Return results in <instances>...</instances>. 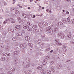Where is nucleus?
Masks as SVG:
<instances>
[{"label": "nucleus", "mask_w": 74, "mask_h": 74, "mask_svg": "<svg viewBox=\"0 0 74 74\" xmlns=\"http://www.w3.org/2000/svg\"><path fill=\"white\" fill-rule=\"evenodd\" d=\"M26 47V44H23L21 43L20 45V47L21 48H23L24 49Z\"/></svg>", "instance_id": "nucleus-1"}, {"label": "nucleus", "mask_w": 74, "mask_h": 74, "mask_svg": "<svg viewBox=\"0 0 74 74\" xmlns=\"http://www.w3.org/2000/svg\"><path fill=\"white\" fill-rule=\"evenodd\" d=\"M42 24L43 25V26H47L48 25V23L46 22H44L42 23Z\"/></svg>", "instance_id": "nucleus-2"}, {"label": "nucleus", "mask_w": 74, "mask_h": 74, "mask_svg": "<svg viewBox=\"0 0 74 74\" xmlns=\"http://www.w3.org/2000/svg\"><path fill=\"white\" fill-rule=\"evenodd\" d=\"M23 27L24 29H28L29 27V26L27 25H24L23 26Z\"/></svg>", "instance_id": "nucleus-3"}, {"label": "nucleus", "mask_w": 74, "mask_h": 74, "mask_svg": "<svg viewBox=\"0 0 74 74\" xmlns=\"http://www.w3.org/2000/svg\"><path fill=\"white\" fill-rule=\"evenodd\" d=\"M19 53V52L18 51H15L13 52V54L14 55H18Z\"/></svg>", "instance_id": "nucleus-4"}, {"label": "nucleus", "mask_w": 74, "mask_h": 74, "mask_svg": "<svg viewBox=\"0 0 74 74\" xmlns=\"http://www.w3.org/2000/svg\"><path fill=\"white\" fill-rule=\"evenodd\" d=\"M8 21H10V20L8 18H7L3 22V23H7L8 22Z\"/></svg>", "instance_id": "nucleus-5"}, {"label": "nucleus", "mask_w": 74, "mask_h": 74, "mask_svg": "<svg viewBox=\"0 0 74 74\" xmlns=\"http://www.w3.org/2000/svg\"><path fill=\"white\" fill-rule=\"evenodd\" d=\"M20 27L19 25H17L16 26V27H15V29L16 30H19V28Z\"/></svg>", "instance_id": "nucleus-6"}, {"label": "nucleus", "mask_w": 74, "mask_h": 74, "mask_svg": "<svg viewBox=\"0 0 74 74\" xmlns=\"http://www.w3.org/2000/svg\"><path fill=\"white\" fill-rule=\"evenodd\" d=\"M60 36V37H61V38L63 39L65 38V37L64 36V35L63 34H61Z\"/></svg>", "instance_id": "nucleus-7"}, {"label": "nucleus", "mask_w": 74, "mask_h": 74, "mask_svg": "<svg viewBox=\"0 0 74 74\" xmlns=\"http://www.w3.org/2000/svg\"><path fill=\"white\" fill-rule=\"evenodd\" d=\"M51 29V27H48L46 28V31H50L51 30H50V29Z\"/></svg>", "instance_id": "nucleus-8"}, {"label": "nucleus", "mask_w": 74, "mask_h": 74, "mask_svg": "<svg viewBox=\"0 0 74 74\" xmlns=\"http://www.w3.org/2000/svg\"><path fill=\"white\" fill-rule=\"evenodd\" d=\"M51 69L52 72H53V73L55 71V67H53V66L51 67Z\"/></svg>", "instance_id": "nucleus-9"}, {"label": "nucleus", "mask_w": 74, "mask_h": 74, "mask_svg": "<svg viewBox=\"0 0 74 74\" xmlns=\"http://www.w3.org/2000/svg\"><path fill=\"white\" fill-rule=\"evenodd\" d=\"M30 38L29 36H26L25 37V39L26 41H29L30 40Z\"/></svg>", "instance_id": "nucleus-10"}, {"label": "nucleus", "mask_w": 74, "mask_h": 74, "mask_svg": "<svg viewBox=\"0 0 74 74\" xmlns=\"http://www.w3.org/2000/svg\"><path fill=\"white\" fill-rule=\"evenodd\" d=\"M18 62V59H15L14 60V64H16Z\"/></svg>", "instance_id": "nucleus-11"}, {"label": "nucleus", "mask_w": 74, "mask_h": 74, "mask_svg": "<svg viewBox=\"0 0 74 74\" xmlns=\"http://www.w3.org/2000/svg\"><path fill=\"white\" fill-rule=\"evenodd\" d=\"M25 60L26 62H28V63L29 62H31L30 59L29 58H27Z\"/></svg>", "instance_id": "nucleus-12"}, {"label": "nucleus", "mask_w": 74, "mask_h": 74, "mask_svg": "<svg viewBox=\"0 0 74 74\" xmlns=\"http://www.w3.org/2000/svg\"><path fill=\"white\" fill-rule=\"evenodd\" d=\"M41 73H43V74H45L46 73V71L45 70L42 69V71H40Z\"/></svg>", "instance_id": "nucleus-13"}, {"label": "nucleus", "mask_w": 74, "mask_h": 74, "mask_svg": "<svg viewBox=\"0 0 74 74\" xmlns=\"http://www.w3.org/2000/svg\"><path fill=\"white\" fill-rule=\"evenodd\" d=\"M22 16L24 18H27V15H26L25 13L23 14Z\"/></svg>", "instance_id": "nucleus-14"}, {"label": "nucleus", "mask_w": 74, "mask_h": 74, "mask_svg": "<svg viewBox=\"0 0 74 74\" xmlns=\"http://www.w3.org/2000/svg\"><path fill=\"white\" fill-rule=\"evenodd\" d=\"M40 32H42V30H43V28H44V27L43 26H40Z\"/></svg>", "instance_id": "nucleus-15"}, {"label": "nucleus", "mask_w": 74, "mask_h": 74, "mask_svg": "<svg viewBox=\"0 0 74 74\" xmlns=\"http://www.w3.org/2000/svg\"><path fill=\"white\" fill-rule=\"evenodd\" d=\"M5 60V57H2L1 59V61H4V60Z\"/></svg>", "instance_id": "nucleus-16"}, {"label": "nucleus", "mask_w": 74, "mask_h": 74, "mask_svg": "<svg viewBox=\"0 0 74 74\" xmlns=\"http://www.w3.org/2000/svg\"><path fill=\"white\" fill-rule=\"evenodd\" d=\"M47 61L46 60H45L44 61H43L42 64L43 65H45V64H47Z\"/></svg>", "instance_id": "nucleus-17"}, {"label": "nucleus", "mask_w": 74, "mask_h": 74, "mask_svg": "<svg viewBox=\"0 0 74 74\" xmlns=\"http://www.w3.org/2000/svg\"><path fill=\"white\" fill-rule=\"evenodd\" d=\"M47 74H51V71L49 70H47Z\"/></svg>", "instance_id": "nucleus-18"}, {"label": "nucleus", "mask_w": 74, "mask_h": 74, "mask_svg": "<svg viewBox=\"0 0 74 74\" xmlns=\"http://www.w3.org/2000/svg\"><path fill=\"white\" fill-rule=\"evenodd\" d=\"M55 42L57 44L58 42H59V40L58 39H55Z\"/></svg>", "instance_id": "nucleus-19"}, {"label": "nucleus", "mask_w": 74, "mask_h": 74, "mask_svg": "<svg viewBox=\"0 0 74 74\" xmlns=\"http://www.w3.org/2000/svg\"><path fill=\"white\" fill-rule=\"evenodd\" d=\"M7 55V53H4L2 54V56H5L6 55Z\"/></svg>", "instance_id": "nucleus-20"}, {"label": "nucleus", "mask_w": 74, "mask_h": 74, "mask_svg": "<svg viewBox=\"0 0 74 74\" xmlns=\"http://www.w3.org/2000/svg\"><path fill=\"white\" fill-rule=\"evenodd\" d=\"M17 39V37H14L12 38V40H13V41H16Z\"/></svg>", "instance_id": "nucleus-21"}, {"label": "nucleus", "mask_w": 74, "mask_h": 74, "mask_svg": "<svg viewBox=\"0 0 74 74\" xmlns=\"http://www.w3.org/2000/svg\"><path fill=\"white\" fill-rule=\"evenodd\" d=\"M71 33H69V34L67 36V37H68V38H70V37H71Z\"/></svg>", "instance_id": "nucleus-22"}, {"label": "nucleus", "mask_w": 74, "mask_h": 74, "mask_svg": "<svg viewBox=\"0 0 74 74\" xmlns=\"http://www.w3.org/2000/svg\"><path fill=\"white\" fill-rule=\"evenodd\" d=\"M2 34L3 35H6L7 34L4 32V31L3 30L1 32Z\"/></svg>", "instance_id": "nucleus-23"}, {"label": "nucleus", "mask_w": 74, "mask_h": 74, "mask_svg": "<svg viewBox=\"0 0 74 74\" xmlns=\"http://www.w3.org/2000/svg\"><path fill=\"white\" fill-rule=\"evenodd\" d=\"M22 64H23V66H24V67H26V63L25 62H23Z\"/></svg>", "instance_id": "nucleus-24"}, {"label": "nucleus", "mask_w": 74, "mask_h": 74, "mask_svg": "<svg viewBox=\"0 0 74 74\" xmlns=\"http://www.w3.org/2000/svg\"><path fill=\"white\" fill-rule=\"evenodd\" d=\"M28 45L30 47H31V48H33V45L31 43L28 44Z\"/></svg>", "instance_id": "nucleus-25"}, {"label": "nucleus", "mask_w": 74, "mask_h": 74, "mask_svg": "<svg viewBox=\"0 0 74 74\" xmlns=\"http://www.w3.org/2000/svg\"><path fill=\"white\" fill-rule=\"evenodd\" d=\"M41 37L46 39V36L45 35H42L41 36Z\"/></svg>", "instance_id": "nucleus-26"}, {"label": "nucleus", "mask_w": 74, "mask_h": 74, "mask_svg": "<svg viewBox=\"0 0 74 74\" xmlns=\"http://www.w3.org/2000/svg\"><path fill=\"white\" fill-rule=\"evenodd\" d=\"M37 69L38 70H41L42 69V66H39Z\"/></svg>", "instance_id": "nucleus-27"}, {"label": "nucleus", "mask_w": 74, "mask_h": 74, "mask_svg": "<svg viewBox=\"0 0 74 74\" xmlns=\"http://www.w3.org/2000/svg\"><path fill=\"white\" fill-rule=\"evenodd\" d=\"M63 22L64 23H66V22H67V20L66 19L64 18Z\"/></svg>", "instance_id": "nucleus-28"}, {"label": "nucleus", "mask_w": 74, "mask_h": 74, "mask_svg": "<svg viewBox=\"0 0 74 74\" xmlns=\"http://www.w3.org/2000/svg\"><path fill=\"white\" fill-rule=\"evenodd\" d=\"M17 36H22V33L19 32L18 33Z\"/></svg>", "instance_id": "nucleus-29"}, {"label": "nucleus", "mask_w": 74, "mask_h": 74, "mask_svg": "<svg viewBox=\"0 0 74 74\" xmlns=\"http://www.w3.org/2000/svg\"><path fill=\"white\" fill-rule=\"evenodd\" d=\"M37 27V26L36 25H34L32 26V27L33 28V29H35Z\"/></svg>", "instance_id": "nucleus-30"}, {"label": "nucleus", "mask_w": 74, "mask_h": 74, "mask_svg": "<svg viewBox=\"0 0 74 74\" xmlns=\"http://www.w3.org/2000/svg\"><path fill=\"white\" fill-rule=\"evenodd\" d=\"M33 30V29L32 28H28L27 29V30L28 31H32Z\"/></svg>", "instance_id": "nucleus-31"}, {"label": "nucleus", "mask_w": 74, "mask_h": 74, "mask_svg": "<svg viewBox=\"0 0 74 74\" xmlns=\"http://www.w3.org/2000/svg\"><path fill=\"white\" fill-rule=\"evenodd\" d=\"M11 71H12V72H14V71L15 70V69L12 68L11 69Z\"/></svg>", "instance_id": "nucleus-32"}, {"label": "nucleus", "mask_w": 74, "mask_h": 74, "mask_svg": "<svg viewBox=\"0 0 74 74\" xmlns=\"http://www.w3.org/2000/svg\"><path fill=\"white\" fill-rule=\"evenodd\" d=\"M62 67V66H60V65L58 64V65L57 66V68H58V69H60Z\"/></svg>", "instance_id": "nucleus-33"}, {"label": "nucleus", "mask_w": 74, "mask_h": 74, "mask_svg": "<svg viewBox=\"0 0 74 74\" xmlns=\"http://www.w3.org/2000/svg\"><path fill=\"white\" fill-rule=\"evenodd\" d=\"M33 15L32 14H29L28 16V18H31L32 17V16Z\"/></svg>", "instance_id": "nucleus-34"}, {"label": "nucleus", "mask_w": 74, "mask_h": 74, "mask_svg": "<svg viewBox=\"0 0 74 74\" xmlns=\"http://www.w3.org/2000/svg\"><path fill=\"white\" fill-rule=\"evenodd\" d=\"M5 47H4V46L3 45H1V48H2V49H4Z\"/></svg>", "instance_id": "nucleus-35"}, {"label": "nucleus", "mask_w": 74, "mask_h": 74, "mask_svg": "<svg viewBox=\"0 0 74 74\" xmlns=\"http://www.w3.org/2000/svg\"><path fill=\"white\" fill-rule=\"evenodd\" d=\"M58 30V28L57 27L55 28L54 29V31L55 32H56V31Z\"/></svg>", "instance_id": "nucleus-36"}, {"label": "nucleus", "mask_w": 74, "mask_h": 74, "mask_svg": "<svg viewBox=\"0 0 74 74\" xmlns=\"http://www.w3.org/2000/svg\"><path fill=\"white\" fill-rule=\"evenodd\" d=\"M67 21L69 22H70V17H68L67 19Z\"/></svg>", "instance_id": "nucleus-37"}, {"label": "nucleus", "mask_w": 74, "mask_h": 74, "mask_svg": "<svg viewBox=\"0 0 74 74\" xmlns=\"http://www.w3.org/2000/svg\"><path fill=\"white\" fill-rule=\"evenodd\" d=\"M30 67V64L26 65V66L25 67Z\"/></svg>", "instance_id": "nucleus-38"}, {"label": "nucleus", "mask_w": 74, "mask_h": 74, "mask_svg": "<svg viewBox=\"0 0 74 74\" xmlns=\"http://www.w3.org/2000/svg\"><path fill=\"white\" fill-rule=\"evenodd\" d=\"M62 49H64V51H66L67 49H66V47H64L62 48Z\"/></svg>", "instance_id": "nucleus-39"}, {"label": "nucleus", "mask_w": 74, "mask_h": 74, "mask_svg": "<svg viewBox=\"0 0 74 74\" xmlns=\"http://www.w3.org/2000/svg\"><path fill=\"white\" fill-rule=\"evenodd\" d=\"M27 24L28 25H29V26H31V25H32V23H30V22H28Z\"/></svg>", "instance_id": "nucleus-40"}, {"label": "nucleus", "mask_w": 74, "mask_h": 74, "mask_svg": "<svg viewBox=\"0 0 74 74\" xmlns=\"http://www.w3.org/2000/svg\"><path fill=\"white\" fill-rule=\"evenodd\" d=\"M42 25V23H41V22H40V23H39V26H40H40H41V25Z\"/></svg>", "instance_id": "nucleus-41"}, {"label": "nucleus", "mask_w": 74, "mask_h": 74, "mask_svg": "<svg viewBox=\"0 0 74 74\" xmlns=\"http://www.w3.org/2000/svg\"><path fill=\"white\" fill-rule=\"evenodd\" d=\"M44 3L45 4H47L48 3V2L47 1H44Z\"/></svg>", "instance_id": "nucleus-42"}, {"label": "nucleus", "mask_w": 74, "mask_h": 74, "mask_svg": "<svg viewBox=\"0 0 74 74\" xmlns=\"http://www.w3.org/2000/svg\"><path fill=\"white\" fill-rule=\"evenodd\" d=\"M10 30L11 32V33H14V32L13 29H11Z\"/></svg>", "instance_id": "nucleus-43"}, {"label": "nucleus", "mask_w": 74, "mask_h": 74, "mask_svg": "<svg viewBox=\"0 0 74 74\" xmlns=\"http://www.w3.org/2000/svg\"><path fill=\"white\" fill-rule=\"evenodd\" d=\"M15 12H17V14H20V12H18V11L17 10H16V11H15Z\"/></svg>", "instance_id": "nucleus-44"}, {"label": "nucleus", "mask_w": 74, "mask_h": 74, "mask_svg": "<svg viewBox=\"0 0 74 74\" xmlns=\"http://www.w3.org/2000/svg\"><path fill=\"white\" fill-rule=\"evenodd\" d=\"M57 51L58 52H60V49H57Z\"/></svg>", "instance_id": "nucleus-45"}, {"label": "nucleus", "mask_w": 74, "mask_h": 74, "mask_svg": "<svg viewBox=\"0 0 74 74\" xmlns=\"http://www.w3.org/2000/svg\"><path fill=\"white\" fill-rule=\"evenodd\" d=\"M36 32H39V30L38 29H36Z\"/></svg>", "instance_id": "nucleus-46"}, {"label": "nucleus", "mask_w": 74, "mask_h": 74, "mask_svg": "<svg viewBox=\"0 0 74 74\" xmlns=\"http://www.w3.org/2000/svg\"><path fill=\"white\" fill-rule=\"evenodd\" d=\"M50 64H53V62L51 61L50 62Z\"/></svg>", "instance_id": "nucleus-47"}, {"label": "nucleus", "mask_w": 74, "mask_h": 74, "mask_svg": "<svg viewBox=\"0 0 74 74\" xmlns=\"http://www.w3.org/2000/svg\"><path fill=\"white\" fill-rule=\"evenodd\" d=\"M56 44H57V45H60V43L59 42H57L56 43Z\"/></svg>", "instance_id": "nucleus-48"}, {"label": "nucleus", "mask_w": 74, "mask_h": 74, "mask_svg": "<svg viewBox=\"0 0 74 74\" xmlns=\"http://www.w3.org/2000/svg\"><path fill=\"white\" fill-rule=\"evenodd\" d=\"M37 43H38V44H40V43H41V42H40V40L38 41L37 42Z\"/></svg>", "instance_id": "nucleus-49"}, {"label": "nucleus", "mask_w": 74, "mask_h": 74, "mask_svg": "<svg viewBox=\"0 0 74 74\" xmlns=\"http://www.w3.org/2000/svg\"><path fill=\"white\" fill-rule=\"evenodd\" d=\"M11 22L12 23H15V21H11Z\"/></svg>", "instance_id": "nucleus-50"}, {"label": "nucleus", "mask_w": 74, "mask_h": 74, "mask_svg": "<svg viewBox=\"0 0 74 74\" xmlns=\"http://www.w3.org/2000/svg\"><path fill=\"white\" fill-rule=\"evenodd\" d=\"M67 1H68V2H69V3L71 2V1L70 0H65Z\"/></svg>", "instance_id": "nucleus-51"}, {"label": "nucleus", "mask_w": 74, "mask_h": 74, "mask_svg": "<svg viewBox=\"0 0 74 74\" xmlns=\"http://www.w3.org/2000/svg\"><path fill=\"white\" fill-rule=\"evenodd\" d=\"M17 18H18V21H21V19L19 17L18 18V17H17Z\"/></svg>", "instance_id": "nucleus-52"}, {"label": "nucleus", "mask_w": 74, "mask_h": 74, "mask_svg": "<svg viewBox=\"0 0 74 74\" xmlns=\"http://www.w3.org/2000/svg\"><path fill=\"white\" fill-rule=\"evenodd\" d=\"M13 19L12 18H11L10 19V21H11V22L12 21H13Z\"/></svg>", "instance_id": "nucleus-53"}, {"label": "nucleus", "mask_w": 74, "mask_h": 74, "mask_svg": "<svg viewBox=\"0 0 74 74\" xmlns=\"http://www.w3.org/2000/svg\"><path fill=\"white\" fill-rule=\"evenodd\" d=\"M57 8H58V10H60V7H59V6L57 7Z\"/></svg>", "instance_id": "nucleus-54"}, {"label": "nucleus", "mask_w": 74, "mask_h": 74, "mask_svg": "<svg viewBox=\"0 0 74 74\" xmlns=\"http://www.w3.org/2000/svg\"><path fill=\"white\" fill-rule=\"evenodd\" d=\"M70 74H74V72L73 71H71L70 72Z\"/></svg>", "instance_id": "nucleus-55"}, {"label": "nucleus", "mask_w": 74, "mask_h": 74, "mask_svg": "<svg viewBox=\"0 0 74 74\" xmlns=\"http://www.w3.org/2000/svg\"><path fill=\"white\" fill-rule=\"evenodd\" d=\"M49 48H48L47 49L46 51H49Z\"/></svg>", "instance_id": "nucleus-56"}, {"label": "nucleus", "mask_w": 74, "mask_h": 74, "mask_svg": "<svg viewBox=\"0 0 74 74\" xmlns=\"http://www.w3.org/2000/svg\"><path fill=\"white\" fill-rule=\"evenodd\" d=\"M60 57L59 56H58V59H60Z\"/></svg>", "instance_id": "nucleus-57"}, {"label": "nucleus", "mask_w": 74, "mask_h": 74, "mask_svg": "<svg viewBox=\"0 0 74 74\" xmlns=\"http://www.w3.org/2000/svg\"><path fill=\"white\" fill-rule=\"evenodd\" d=\"M22 32L23 33H25V31L24 30H23L22 31Z\"/></svg>", "instance_id": "nucleus-58"}, {"label": "nucleus", "mask_w": 74, "mask_h": 74, "mask_svg": "<svg viewBox=\"0 0 74 74\" xmlns=\"http://www.w3.org/2000/svg\"><path fill=\"white\" fill-rule=\"evenodd\" d=\"M50 33H53V31H52V30H51L50 31Z\"/></svg>", "instance_id": "nucleus-59"}, {"label": "nucleus", "mask_w": 74, "mask_h": 74, "mask_svg": "<svg viewBox=\"0 0 74 74\" xmlns=\"http://www.w3.org/2000/svg\"><path fill=\"white\" fill-rule=\"evenodd\" d=\"M13 51H16V48H15L13 49Z\"/></svg>", "instance_id": "nucleus-60"}, {"label": "nucleus", "mask_w": 74, "mask_h": 74, "mask_svg": "<svg viewBox=\"0 0 74 74\" xmlns=\"http://www.w3.org/2000/svg\"><path fill=\"white\" fill-rule=\"evenodd\" d=\"M41 8H39L38 9V11H41Z\"/></svg>", "instance_id": "nucleus-61"}, {"label": "nucleus", "mask_w": 74, "mask_h": 74, "mask_svg": "<svg viewBox=\"0 0 74 74\" xmlns=\"http://www.w3.org/2000/svg\"><path fill=\"white\" fill-rule=\"evenodd\" d=\"M66 14H69V12H66Z\"/></svg>", "instance_id": "nucleus-62"}, {"label": "nucleus", "mask_w": 74, "mask_h": 74, "mask_svg": "<svg viewBox=\"0 0 74 74\" xmlns=\"http://www.w3.org/2000/svg\"><path fill=\"white\" fill-rule=\"evenodd\" d=\"M72 23H74V19L73 20Z\"/></svg>", "instance_id": "nucleus-63"}, {"label": "nucleus", "mask_w": 74, "mask_h": 74, "mask_svg": "<svg viewBox=\"0 0 74 74\" xmlns=\"http://www.w3.org/2000/svg\"><path fill=\"white\" fill-rule=\"evenodd\" d=\"M53 50H52L50 51V52L51 53H52V52H53Z\"/></svg>", "instance_id": "nucleus-64"}]
</instances>
